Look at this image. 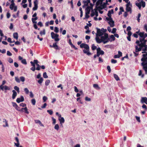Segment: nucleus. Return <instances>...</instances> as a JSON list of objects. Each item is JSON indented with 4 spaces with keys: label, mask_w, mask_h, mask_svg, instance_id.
I'll list each match as a JSON object with an SVG mask.
<instances>
[{
    "label": "nucleus",
    "mask_w": 147,
    "mask_h": 147,
    "mask_svg": "<svg viewBox=\"0 0 147 147\" xmlns=\"http://www.w3.org/2000/svg\"><path fill=\"white\" fill-rule=\"evenodd\" d=\"M143 53L142 55V57L141 59V65L143 67V69L145 71V73L147 74V52L143 51L142 52Z\"/></svg>",
    "instance_id": "obj_1"
},
{
    "label": "nucleus",
    "mask_w": 147,
    "mask_h": 147,
    "mask_svg": "<svg viewBox=\"0 0 147 147\" xmlns=\"http://www.w3.org/2000/svg\"><path fill=\"white\" fill-rule=\"evenodd\" d=\"M82 42V41H80L78 42L77 44L78 45L80 44V47L81 48H84L85 49L83 50V52L89 56L91 55V53L90 52V48L88 45L84 43L81 44Z\"/></svg>",
    "instance_id": "obj_2"
},
{
    "label": "nucleus",
    "mask_w": 147,
    "mask_h": 147,
    "mask_svg": "<svg viewBox=\"0 0 147 147\" xmlns=\"http://www.w3.org/2000/svg\"><path fill=\"white\" fill-rule=\"evenodd\" d=\"M102 42L104 44H106L110 40V39L109 37L108 34L105 33L104 36H101Z\"/></svg>",
    "instance_id": "obj_3"
},
{
    "label": "nucleus",
    "mask_w": 147,
    "mask_h": 147,
    "mask_svg": "<svg viewBox=\"0 0 147 147\" xmlns=\"http://www.w3.org/2000/svg\"><path fill=\"white\" fill-rule=\"evenodd\" d=\"M51 38L52 39H54V40L56 42H58L60 40L59 38V35L57 34H55L54 32H51Z\"/></svg>",
    "instance_id": "obj_4"
},
{
    "label": "nucleus",
    "mask_w": 147,
    "mask_h": 147,
    "mask_svg": "<svg viewBox=\"0 0 147 147\" xmlns=\"http://www.w3.org/2000/svg\"><path fill=\"white\" fill-rule=\"evenodd\" d=\"M96 29L97 30V32L96 34V36H101L104 34L102 32L100 29L96 28Z\"/></svg>",
    "instance_id": "obj_5"
},
{
    "label": "nucleus",
    "mask_w": 147,
    "mask_h": 147,
    "mask_svg": "<svg viewBox=\"0 0 147 147\" xmlns=\"http://www.w3.org/2000/svg\"><path fill=\"white\" fill-rule=\"evenodd\" d=\"M4 89L5 90H10V88L7 86H2V85H1L0 86V91H1V90L2 91H3Z\"/></svg>",
    "instance_id": "obj_6"
},
{
    "label": "nucleus",
    "mask_w": 147,
    "mask_h": 147,
    "mask_svg": "<svg viewBox=\"0 0 147 147\" xmlns=\"http://www.w3.org/2000/svg\"><path fill=\"white\" fill-rule=\"evenodd\" d=\"M34 7L32 9L33 11H35L37 10L38 7V1L37 0H35L34 2Z\"/></svg>",
    "instance_id": "obj_7"
},
{
    "label": "nucleus",
    "mask_w": 147,
    "mask_h": 147,
    "mask_svg": "<svg viewBox=\"0 0 147 147\" xmlns=\"http://www.w3.org/2000/svg\"><path fill=\"white\" fill-rule=\"evenodd\" d=\"M24 98L23 96H21L20 97V98H18L16 100V102L19 103L21 102H22L24 101Z\"/></svg>",
    "instance_id": "obj_8"
},
{
    "label": "nucleus",
    "mask_w": 147,
    "mask_h": 147,
    "mask_svg": "<svg viewBox=\"0 0 147 147\" xmlns=\"http://www.w3.org/2000/svg\"><path fill=\"white\" fill-rule=\"evenodd\" d=\"M142 103H145L147 105V98L146 97H142L141 100Z\"/></svg>",
    "instance_id": "obj_9"
},
{
    "label": "nucleus",
    "mask_w": 147,
    "mask_h": 147,
    "mask_svg": "<svg viewBox=\"0 0 147 147\" xmlns=\"http://www.w3.org/2000/svg\"><path fill=\"white\" fill-rule=\"evenodd\" d=\"M92 9V7L88 6L85 9V13L89 14L90 13V9Z\"/></svg>",
    "instance_id": "obj_10"
},
{
    "label": "nucleus",
    "mask_w": 147,
    "mask_h": 147,
    "mask_svg": "<svg viewBox=\"0 0 147 147\" xmlns=\"http://www.w3.org/2000/svg\"><path fill=\"white\" fill-rule=\"evenodd\" d=\"M95 40L96 42L98 43H100L102 42L101 38L100 39L98 36H96L95 38Z\"/></svg>",
    "instance_id": "obj_11"
},
{
    "label": "nucleus",
    "mask_w": 147,
    "mask_h": 147,
    "mask_svg": "<svg viewBox=\"0 0 147 147\" xmlns=\"http://www.w3.org/2000/svg\"><path fill=\"white\" fill-rule=\"evenodd\" d=\"M143 47H140L139 48H138L137 46H135L136 52H138L139 51H140L142 50V49Z\"/></svg>",
    "instance_id": "obj_12"
},
{
    "label": "nucleus",
    "mask_w": 147,
    "mask_h": 147,
    "mask_svg": "<svg viewBox=\"0 0 147 147\" xmlns=\"http://www.w3.org/2000/svg\"><path fill=\"white\" fill-rule=\"evenodd\" d=\"M108 23L110 25V26L111 27H113L114 26V22L112 20H110V21L108 22Z\"/></svg>",
    "instance_id": "obj_13"
},
{
    "label": "nucleus",
    "mask_w": 147,
    "mask_h": 147,
    "mask_svg": "<svg viewBox=\"0 0 147 147\" xmlns=\"http://www.w3.org/2000/svg\"><path fill=\"white\" fill-rule=\"evenodd\" d=\"M12 92L13 94L12 95V98L13 99H14L17 96V92L14 90H12Z\"/></svg>",
    "instance_id": "obj_14"
},
{
    "label": "nucleus",
    "mask_w": 147,
    "mask_h": 147,
    "mask_svg": "<svg viewBox=\"0 0 147 147\" xmlns=\"http://www.w3.org/2000/svg\"><path fill=\"white\" fill-rule=\"evenodd\" d=\"M140 44H139L138 45V46L139 47H144V46L146 44V41L144 40V42H141Z\"/></svg>",
    "instance_id": "obj_15"
},
{
    "label": "nucleus",
    "mask_w": 147,
    "mask_h": 147,
    "mask_svg": "<svg viewBox=\"0 0 147 147\" xmlns=\"http://www.w3.org/2000/svg\"><path fill=\"white\" fill-rule=\"evenodd\" d=\"M93 87L97 90H100V88L99 86L97 84H94L93 85Z\"/></svg>",
    "instance_id": "obj_16"
},
{
    "label": "nucleus",
    "mask_w": 147,
    "mask_h": 147,
    "mask_svg": "<svg viewBox=\"0 0 147 147\" xmlns=\"http://www.w3.org/2000/svg\"><path fill=\"white\" fill-rule=\"evenodd\" d=\"M59 120L61 124L65 122L64 119L63 117L59 118Z\"/></svg>",
    "instance_id": "obj_17"
},
{
    "label": "nucleus",
    "mask_w": 147,
    "mask_h": 147,
    "mask_svg": "<svg viewBox=\"0 0 147 147\" xmlns=\"http://www.w3.org/2000/svg\"><path fill=\"white\" fill-rule=\"evenodd\" d=\"M131 6H127L126 7V11L127 12H130V13H131Z\"/></svg>",
    "instance_id": "obj_18"
},
{
    "label": "nucleus",
    "mask_w": 147,
    "mask_h": 147,
    "mask_svg": "<svg viewBox=\"0 0 147 147\" xmlns=\"http://www.w3.org/2000/svg\"><path fill=\"white\" fill-rule=\"evenodd\" d=\"M13 38L16 39V40H18V34L17 32H15L13 34Z\"/></svg>",
    "instance_id": "obj_19"
},
{
    "label": "nucleus",
    "mask_w": 147,
    "mask_h": 147,
    "mask_svg": "<svg viewBox=\"0 0 147 147\" xmlns=\"http://www.w3.org/2000/svg\"><path fill=\"white\" fill-rule=\"evenodd\" d=\"M57 42H56L53 44V46L54 48L56 49H59L58 46L57 44Z\"/></svg>",
    "instance_id": "obj_20"
},
{
    "label": "nucleus",
    "mask_w": 147,
    "mask_h": 147,
    "mask_svg": "<svg viewBox=\"0 0 147 147\" xmlns=\"http://www.w3.org/2000/svg\"><path fill=\"white\" fill-rule=\"evenodd\" d=\"M103 0H98L96 3V5L97 6L98 5L100 4H101L102 3Z\"/></svg>",
    "instance_id": "obj_21"
},
{
    "label": "nucleus",
    "mask_w": 147,
    "mask_h": 147,
    "mask_svg": "<svg viewBox=\"0 0 147 147\" xmlns=\"http://www.w3.org/2000/svg\"><path fill=\"white\" fill-rule=\"evenodd\" d=\"M43 80V78H40V79L39 80H38V82L40 85H41Z\"/></svg>",
    "instance_id": "obj_22"
},
{
    "label": "nucleus",
    "mask_w": 147,
    "mask_h": 147,
    "mask_svg": "<svg viewBox=\"0 0 147 147\" xmlns=\"http://www.w3.org/2000/svg\"><path fill=\"white\" fill-rule=\"evenodd\" d=\"M114 76L115 80H117L118 81L119 80V78L118 76L116 74H114Z\"/></svg>",
    "instance_id": "obj_23"
},
{
    "label": "nucleus",
    "mask_w": 147,
    "mask_h": 147,
    "mask_svg": "<svg viewBox=\"0 0 147 147\" xmlns=\"http://www.w3.org/2000/svg\"><path fill=\"white\" fill-rule=\"evenodd\" d=\"M14 89L16 90L18 93H19L20 92V89L17 86H14Z\"/></svg>",
    "instance_id": "obj_24"
},
{
    "label": "nucleus",
    "mask_w": 147,
    "mask_h": 147,
    "mask_svg": "<svg viewBox=\"0 0 147 147\" xmlns=\"http://www.w3.org/2000/svg\"><path fill=\"white\" fill-rule=\"evenodd\" d=\"M40 34L41 35H45V29H44L42 31H41L40 32Z\"/></svg>",
    "instance_id": "obj_25"
},
{
    "label": "nucleus",
    "mask_w": 147,
    "mask_h": 147,
    "mask_svg": "<svg viewBox=\"0 0 147 147\" xmlns=\"http://www.w3.org/2000/svg\"><path fill=\"white\" fill-rule=\"evenodd\" d=\"M110 38L111 39L110 40L111 42L112 41H113L115 40V38L113 35H111V36H110Z\"/></svg>",
    "instance_id": "obj_26"
},
{
    "label": "nucleus",
    "mask_w": 147,
    "mask_h": 147,
    "mask_svg": "<svg viewBox=\"0 0 147 147\" xmlns=\"http://www.w3.org/2000/svg\"><path fill=\"white\" fill-rule=\"evenodd\" d=\"M136 5L138 6L139 8L140 9L141 7V3L140 2L139 3H136Z\"/></svg>",
    "instance_id": "obj_27"
},
{
    "label": "nucleus",
    "mask_w": 147,
    "mask_h": 147,
    "mask_svg": "<svg viewBox=\"0 0 147 147\" xmlns=\"http://www.w3.org/2000/svg\"><path fill=\"white\" fill-rule=\"evenodd\" d=\"M24 112H25V113H26L27 114H28L29 113V112L28 111V109L27 107H26L24 108Z\"/></svg>",
    "instance_id": "obj_28"
},
{
    "label": "nucleus",
    "mask_w": 147,
    "mask_h": 147,
    "mask_svg": "<svg viewBox=\"0 0 147 147\" xmlns=\"http://www.w3.org/2000/svg\"><path fill=\"white\" fill-rule=\"evenodd\" d=\"M50 82V81L49 80H47L45 82V85L46 86H48Z\"/></svg>",
    "instance_id": "obj_29"
},
{
    "label": "nucleus",
    "mask_w": 147,
    "mask_h": 147,
    "mask_svg": "<svg viewBox=\"0 0 147 147\" xmlns=\"http://www.w3.org/2000/svg\"><path fill=\"white\" fill-rule=\"evenodd\" d=\"M21 62L22 63L25 65H26L27 64L26 60L25 59H24L22 60Z\"/></svg>",
    "instance_id": "obj_30"
},
{
    "label": "nucleus",
    "mask_w": 147,
    "mask_h": 147,
    "mask_svg": "<svg viewBox=\"0 0 147 147\" xmlns=\"http://www.w3.org/2000/svg\"><path fill=\"white\" fill-rule=\"evenodd\" d=\"M35 122L36 123H38L40 125L43 126V124L41 123V122L40 121L38 120H35Z\"/></svg>",
    "instance_id": "obj_31"
},
{
    "label": "nucleus",
    "mask_w": 147,
    "mask_h": 147,
    "mask_svg": "<svg viewBox=\"0 0 147 147\" xmlns=\"http://www.w3.org/2000/svg\"><path fill=\"white\" fill-rule=\"evenodd\" d=\"M141 3L142 4V5L143 7H145V2L143 1V0H142L141 1Z\"/></svg>",
    "instance_id": "obj_32"
},
{
    "label": "nucleus",
    "mask_w": 147,
    "mask_h": 147,
    "mask_svg": "<svg viewBox=\"0 0 147 147\" xmlns=\"http://www.w3.org/2000/svg\"><path fill=\"white\" fill-rule=\"evenodd\" d=\"M97 48V47L95 46L94 44H93L92 45V49L93 51H94Z\"/></svg>",
    "instance_id": "obj_33"
},
{
    "label": "nucleus",
    "mask_w": 147,
    "mask_h": 147,
    "mask_svg": "<svg viewBox=\"0 0 147 147\" xmlns=\"http://www.w3.org/2000/svg\"><path fill=\"white\" fill-rule=\"evenodd\" d=\"M36 100L35 99H32L31 100V103L33 105H35L36 104Z\"/></svg>",
    "instance_id": "obj_34"
},
{
    "label": "nucleus",
    "mask_w": 147,
    "mask_h": 147,
    "mask_svg": "<svg viewBox=\"0 0 147 147\" xmlns=\"http://www.w3.org/2000/svg\"><path fill=\"white\" fill-rule=\"evenodd\" d=\"M144 32H140L139 34V35L140 37H142L144 35Z\"/></svg>",
    "instance_id": "obj_35"
},
{
    "label": "nucleus",
    "mask_w": 147,
    "mask_h": 147,
    "mask_svg": "<svg viewBox=\"0 0 147 147\" xmlns=\"http://www.w3.org/2000/svg\"><path fill=\"white\" fill-rule=\"evenodd\" d=\"M47 111L50 115H52L53 114V112L51 110H48Z\"/></svg>",
    "instance_id": "obj_36"
},
{
    "label": "nucleus",
    "mask_w": 147,
    "mask_h": 147,
    "mask_svg": "<svg viewBox=\"0 0 147 147\" xmlns=\"http://www.w3.org/2000/svg\"><path fill=\"white\" fill-rule=\"evenodd\" d=\"M141 16V14L140 13H139L138 15V16L137 17V20L138 22H139L140 21V17Z\"/></svg>",
    "instance_id": "obj_37"
},
{
    "label": "nucleus",
    "mask_w": 147,
    "mask_h": 147,
    "mask_svg": "<svg viewBox=\"0 0 147 147\" xmlns=\"http://www.w3.org/2000/svg\"><path fill=\"white\" fill-rule=\"evenodd\" d=\"M15 80L18 83H20V80L18 77H15Z\"/></svg>",
    "instance_id": "obj_38"
},
{
    "label": "nucleus",
    "mask_w": 147,
    "mask_h": 147,
    "mask_svg": "<svg viewBox=\"0 0 147 147\" xmlns=\"http://www.w3.org/2000/svg\"><path fill=\"white\" fill-rule=\"evenodd\" d=\"M55 129L57 130H58L59 128V125L58 124H56L55 127H54Z\"/></svg>",
    "instance_id": "obj_39"
},
{
    "label": "nucleus",
    "mask_w": 147,
    "mask_h": 147,
    "mask_svg": "<svg viewBox=\"0 0 147 147\" xmlns=\"http://www.w3.org/2000/svg\"><path fill=\"white\" fill-rule=\"evenodd\" d=\"M107 16L111 18V12L110 10L108 11V13H107Z\"/></svg>",
    "instance_id": "obj_40"
},
{
    "label": "nucleus",
    "mask_w": 147,
    "mask_h": 147,
    "mask_svg": "<svg viewBox=\"0 0 147 147\" xmlns=\"http://www.w3.org/2000/svg\"><path fill=\"white\" fill-rule=\"evenodd\" d=\"M24 91L27 94H28L29 93V90L27 88H25L24 89Z\"/></svg>",
    "instance_id": "obj_41"
},
{
    "label": "nucleus",
    "mask_w": 147,
    "mask_h": 147,
    "mask_svg": "<svg viewBox=\"0 0 147 147\" xmlns=\"http://www.w3.org/2000/svg\"><path fill=\"white\" fill-rule=\"evenodd\" d=\"M69 45H71V47L72 48L73 47H74V45L71 42V39L69 40Z\"/></svg>",
    "instance_id": "obj_42"
},
{
    "label": "nucleus",
    "mask_w": 147,
    "mask_h": 147,
    "mask_svg": "<svg viewBox=\"0 0 147 147\" xmlns=\"http://www.w3.org/2000/svg\"><path fill=\"white\" fill-rule=\"evenodd\" d=\"M117 60H115L113 59H112L111 60V62L112 63H117Z\"/></svg>",
    "instance_id": "obj_43"
},
{
    "label": "nucleus",
    "mask_w": 147,
    "mask_h": 147,
    "mask_svg": "<svg viewBox=\"0 0 147 147\" xmlns=\"http://www.w3.org/2000/svg\"><path fill=\"white\" fill-rule=\"evenodd\" d=\"M20 81L22 82H24L25 80V78L23 76H21L20 77Z\"/></svg>",
    "instance_id": "obj_44"
},
{
    "label": "nucleus",
    "mask_w": 147,
    "mask_h": 147,
    "mask_svg": "<svg viewBox=\"0 0 147 147\" xmlns=\"http://www.w3.org/2000/svg\"><path fill=\"white\" fill-rule=\"evenodd\" d=\"M47 97H46V96H43L42 98L43 102H45L47 100Z\"/></svg>",
    "instance_id": "obj_45"
},
{
    "label": "nucleus",
    "mask_w": 147,
    "mask_h": 147,
    "mask_svg": "<svg viewBox=\"0 0 147 147\" xmlns=\"http://www.w3.org/2000/svg\"><path fill=\"white\" fill-rule=\"evenodd\" d=\"M142 107L144 109L145 111H146L147 110V108L146 105L144 104L142 106Z\"/></svg>",
    "instance_id": "obj_46"
},
{
    "label": "nucleus",
    "mask_w": 147,
    "mask_h": 147,
    "mask_svg": "<svg viewBox=\"0 0 147 147\" xmlns=\"http://www.w3.org/2000/svg\"><path fill=\"white\" fill-rule=\"evenodd\" d=\"M8 61L10 63H12L13 62V59L10 57L9 58L8 60Z\"/></svg>",
    "instance_id": "obj_47"
},
{
    "label": "nucleus",
    "mask_w": 147,
    "mask_h": 147,
    "mask_svg": "<svg viewBox=\"0 0 147 147\" xmlns=\"http://www.w3.org/2000/svg\"><path fill=\"white\" fill-rule=\"evenodd\" d=\"M43 77L44 78H48V76L47 75V73L46 72H45L43 73Z\"/></svg>",
    "instance_id": "obj_48"
},
{
    "label": "nucleus",
    "mask_w": 147,
    "mask_h": 147,
    "mask_svg": "<svg viewBox=\"0 0 147 147\" xmlns=\"http://www.w3.org/2000/svg\"><path fill=\"white\" fill-rule=\"evenodd\" d=\"M116 30L117 29L116 28H113L111 32L113 34H115L116 32Z\"/></svg>",
    "instance_id": "obj_49"
},
{
    "label": "nucleus",
    "mask_w": 147,
    "mask_h": 147,
    "mask_svg": "<svg viewBox=\"0 0 147 147\" xmlns=\"http://www.w3.org/2000/svg\"><path fill=\"white\" fill-rule=\"evenodd\" d=\"M59 28L57 27H55L54 31L56 33H58L59 32Z\"/></svg>",
    "instance_id": "obj_50"
},
{
    "label": "nucleus",
    "mask_w": 147,
    "mask_h": 147,
    "mask_svg": "<svg viewBox=\"0 0 147 147\" xmlns=\"http://www.w3.org/2000/svg\"><path fill=\"white\" fill-rule=\"evenodd\" d=\"M20 106L24 107H26V105L25 103H21L20 104Z\"/></svg>",
    "instance_id": "obj_51"
},
{
    "label": "nucleus",
    "mask_w": 147,
    "mask_h": 147,
    "mask_svg": "<svg viewBox=\"0 0 147 147\" xmlns=\"http://www.w3.org/2000/svg\"><path fill=\"white\" fill-rule=\"evenodd\" d=\"M107 69L109 73H110L111 72V69L110 66L109 65H108L107 67Z\"/></svg>",
    "instance_id": "obj_52"
},
{
    "label": "nucleus",
    "mask_w": 147,
    "mask_h": 147,
    "mask_svg": "<svg viewBox=\"0 0 147 147\" xmlns=\"http://www.w3.org/2000/svg\"><path fill=\"white\" fill-rule=\"evenodd\" d=\"M90 17L89 14H87V13H85V18H84V20L85 19H88Z\"/></svg>",
    "instance_id": "obj_53"
},
{
    "label": "nucleus",
    "mask_w": 147,
    "mask_h": 147,
    "mask_svg": "<svg viewBox=\"0 0 147 147\" xmlns=\"http://www.w3.org/2000/svg\"><path fill=\"white\" fill-rule=\"evenodd\" d=\"M12 104L13 106L15 108H16V107H17L18 105L15 102H12Z\"/></svg>",
    "instance_id": "obj_54"
},
{
    "label": "nucleus",
    "mask_w": 147,
    "mask_h": 147,
    "mask_svg": "<svg viewBox=\"0 0 147 147\" xmlns=\"http://www.w3.org/2000/svg\"><path fill=\"white\" fill-rule=\"evenodd\" d=\"M0 52L3 54L5 53H6V50L5 49H3L2 50L0 49Z\"/></svg>",
    "instance_id": "obj_55"
},
{
    "label": "nucleus",
    "mask_w": 147,
    "mask_h": 147,
    "mask_svg": "<svg viewBox=\"0 0 147 147\" xmlns=\"http://www.w3.org/2000/svg\"><path fill=\"white\" fill-rule=\"evenodd\" d=\"M104 52L103 51L101 50L99 52V53L100 55H103L104 54Z\"/></svg>",
    "instance_id": "obj_56"
},
{
    "label": "nucleus",
    "mask_w": 147,
    "mask_h": 147,
    "mask_svg": "<svg viewBox=\"0 0 147 147\" xmlns=\"http://www.w3.org/2000/svg\"><path fill=\"white\" fill-rule=\"evenodd\" d=\"M7 54L8 56H11L12 55V53L9 51H7Z\"/></svg>",
    "instance_id": "obj_57"
},
{
    "label": "nucleus",
    "mask_w": 147,
    "mask_h": 147,
    "mask_svg": "<svg viewBox=\"0 0 147 147\" xmlns=\"http://www.w3.org/2000/svg\"><path fill=\"white\" fill-rule=\"evenodd\" d=\"M94 10L95 11V15H96V17H97L98 16V13L97 10L96 9H95Z\"/></svg>",
    "instance_id": "obj_58"
},
{
    "label": "nucleus",
    "mask_w": 147,
    "mask_h": 147,
    "mask_svg": "<svg viewBox=\"0 0 147 147\" xmlns=\"http://www.w3.org/2000/svg\"><path fill=\"white\" fill-rule=\"evenodd\" d=\"M15 7V5H11V4L10 5L9 8L10 9L12 10L13 9V8Z\"/></svg>",
    "instance_id": "obj_59"
},
{
    "label": "nucleus",
    "mask_w": 147,
    "mask_h": 147,
    "mask_svg": "<svg viewBox=\"0 0 147 147\" xmlns=\"http://www.w3.org/2000/svg\"><path fill=\"white\" fill-rule=\"evenodd\" d=\"M100 30L102 32H103V33H105L107 31V30L106 29H104V28H102Z\"/></svg>",
    "instance_id": "obj_60"
},
{
    "label": "nucleus",
    "mask_w": 147,
    "mask_h": 147,
    "mask_svg": "<svg viewBox=\"0 0 147 147\" xmlns=\"http://www.w3.org/2000/svg\"><path fill=\"white\" fill-rule=\"evenodd\" d=\"M38 26H40V27L43 26V24L41 22H39L38 23Z\"/></svg>",
    "instance_id": "obj_61"
},
{
    "label": "nucleus",
    "mask_w": 147,
    "mask_h": 147,
    "mask_svg": "<svg viewBox=\"0 0 147 147\" xmlns=\"http://www.w3.org/2000/svg\"><path fill=\"white\" fill-rule=\"evenodd\" d=\"M52 119L53 121V124H55L56 123V120L53 117H52Z\"/></svg>",
    "instance_id": "obj_62"
},
{
    "label": "nucleus",
    "mask_w": 147,
    "mask_h": 147,
    "mask_svg": "<svg viewBox=\"0 0 147 147\" xmlns=\"http://www.w3.org/2000/svg\"><path fill=\"white\" fill-rule=\"evenodd\" d=\"M74 91L76 92H78L79 91L77 88L76 86H74Z\"/></svg>",
    "instance_id": "obj_63"
},
{
    "label": "nucleus",
    "mask_w": 147,
    "mask_h": 147,
    "mask_svg": "<svg viewBox=\"0 0 147 147\" xmlns=\"http://www.w3.org/2000/svg\"><path fill=\"white\" fill-rule=\"evenodd\" d=\"M14 65L16 67H18L19 66L18 64L16 62L14 63Z\"/></svg>",
    "instance_id": "obj_64"
}]
</instances>
